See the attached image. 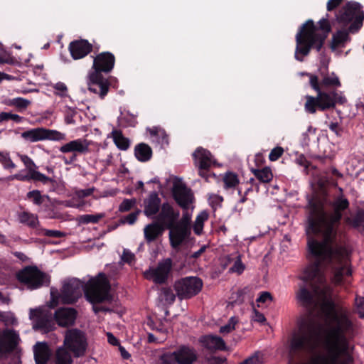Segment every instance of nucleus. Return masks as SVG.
I'll use <instances>...</instances> for the list:
<instances>
[{"label":"nucleus","mask_w":364,"mask_h":364,"mask_svg":"<svg viewBox=\"0 0 364 364\" xmlns=\"http://www.w3.org/2000/svg\"><path fill=\"white\" fill-rule=\"evenodd\" d=\"M109 289L107 279L102 273L90 278L85 284L80 279L73 278L64 282L58 296L51 290L50 306L53 308L59 302L68 304L75 303L81 297L82 292L85 293L87 300L92 304L109 301Z\"/></svg>","instance_id":"obj_1"},{"label":"nucleus","mask_w":364,"mask_h":364,"mask_svg":"<svg viewBox=\"0 0 364 364\" xmlns=\"http://www.w3.org/2000/svg\"><path fill=\"white\" fill-rule=\"evenodd\" d=\"M330 31L331 26L326 18L318 21V26H316L313 21H307L296 35L295 58L302 61L311 48L319 50Z\"/></svg>","instance_id":"obj_2"},{"label":"nucleus","mask_w":364,"mask_h":364,"mask_svg":"<svg viewBox=\"0 0 364 364\" xmlns=\"http://www.w3.org/2000/svg\"><path fill=\"white\" fill-rule=\"evenodd\" d=\"M301 75H306L309 78V84L317 95L316 97L307 95L304 104V110L307 113L315 114L316 110L326 111L333 109L337 103L343 104L346 102L341 93L335 90L326 92L321 90L318 83V77L308 73H301Z\"/></svg>","instance_id":"obj_3"},{"label":"nucleus","mask_w":364,"mask_h":364,"mask_svg":"<svg viewBox=\"0 0 364 364\" xmlns=\"http://www.w3.org/2000/svg\"><path fill=\"white\" fill-rule=\"evenodd\" d=\"M184 213L179 222L175 223L174 228L169 231V240L171 246L178 250L183 241L191 234V220L192 216L191 208L183 209Z\"/></svg>","instance_id":"obj_4"},{"label":"nucleus","mask_w":364,"mask_h":364,"mask_svg":"<svg viewBox=\"0 0 364 364\" xmlns=\"http://www.w3.org/2000/svg\"><path fill=\"white\" fill-rule=\"evenodd\" d=\"M87 346L86 336L82 331L72 328L65 332L63 347L71 351L75 358L83 356Z\"/></svg>","instance_id":"obj_5"},{"label":"nucleus","mask_w":364,"mask_h":364,"mask_svg":"<svg viewBox=\"0 0 364 364\" xmlns=\"http://www.w3.org/2000/svg\"><path fill=\"white\" fill-rule=\"evenodd\" d=\"M353 19L354 22L349 27V31L352 33L356 32L361 28L364 14L361 11L360 4L350 2L340 11V14L337 16V20L345 26Z\"/></svg>","instance_id":"obj_6"},{"label":"nucleus","mask_w":364,"mask_h":364,"mask_svg":"<svg viewBox=\"0 0 364 364\" xmlns=\"http://www.w3.org/2000/svg\"><path fill=\"white\" fill-rule=\"evenodd\" d=\"M92 144V142L91 141L82 138L70 141L62 145L59 148V151L63 154L72 153V156L70 157L60 156L59 157L65 164H71L77 160V154H86L89 153L90 146Z\"/></svg>","instance_id":"obj_7"},{"label":"nucleus","mask_w":364,"mask_h":364,"mask_svg":"<svg viewBox=\"0 0 364 364\" xmlns=\"http://www.w3.org/2000/svg\"><path fill=\"white\" fill-rule=\"evenodd\" d=\"M18 279L25 284L28 289H35L49 283L48 276L33 267H28L19 272Z\"/></svg>","instance_id":"obj_8"},{"label":"nucleus","mask_w":364,"mask_h":364,"mask_svg":"<svg viewBox=\"0 0 364 364\" xmlns=\"http://www.w3.org/2000/svg\"><path fill=\"white\" fill-rule=\"evenodd\" d=\"M197 359L196 350L188 346H181L171 353H165L160 358L159 364H193Z\"/></svg>","instance_id":"obj_9"},{"label":"nucleus","mask_w":364,"mask_h":364,"mask_svg":"<svg viewBox=\"0 0 364 364\" xmlns=\"http://www.w3.org/2000/svg\"><path fill=\"white\" fill-rule=\"evenodd\" d=\"M202 280L196 277H188L177 281L174 284L180 299H188L199 293L202 289Z\"/></svg>","instance_id":"obj_10"},{"label":"nucleus","mask_w":364,"mask_h":364,"mask_svg":"<svg viewBox=\"0 0 364 364\" xmlns=\"http://www.w3.org/2000/svg\"><path fill=\"white\" fill-rule=\"evenodd\" d=\"M29 318L31 320L33 328L35 330L48 332L53 329L51 313L46 309H31Z\"/></svg>","instance_id":"obj_11"},{"label":"nucleus","mask_w":364,"mask_h":364,"mask_svg":"<svg viewBox=\"0 0 364 364\" xmlns=\"http://www.w3.org/2000/svg\"><path fill=\"white\" fill-rule=\"evenodd\" d=\"M172 267V261L169 258L160 261L157 266L151 267L144 272L146 279L156 284L166 282Z\"/></svg>","instance_id":"obj_12"},{"label":"nucleus","mask_w":364,"mask_h":364,"mask_svg":"<svg viewBox=\"0 0 364 364\" xmlns=\"http://www.w3.org/2000/svg\"><path fill=\"white\" fill-rule=\"evenodd\" d=\"M87 85L91 92L99 95L101 98H104L109 90L108 81L102 73H98L97 71H90L88 73Z\"/></svg>","instance_id":"obj_13"},{"label":"nucleus","mask_w":364,"mask_h":364,"mask_svg":"<svg viewBox=\"0 0 364 364\" xmlns=\"http://www.w3.org/2000/svg\"><path fill=\"white\" fill-rule=\"evenodd\" d=\"M173 196L175 200L183 209H193V196L191 190L183 183L176 181L173 186Z\"/></svg>","instance_id":"obj_14"},{"label":"nucleus","mask_w":364,"mask_h":364,"mask_svg":"<svg viewBox=\"0 0 364 364\" xmlns=\"http://www.w3.org/2000/svg\"><path fill=\"white\" fill-rule=\"evenodd\" d=\"M179 217V212L174 210L168 203L162 204L161 210L157 216V221L170 230L174 228L175 223Z\"/></svg>","instance_id":"obj_15"},{"label":"nucleus","mask_w":364,"mask_h":364,"mask_svg":"<svg viewBox=\"0 0 364 364\" xmlns=\"http://www.w3.org/2000/svg\"><path fill=\"white\" fill-rule=\"evenodd\" d=\"M115 58L109 52H103L97 55L93 60L92 71L98 73H109L114 68Z\"/></svg>","instance_id":"obj_16"},{"label":"nucleus","mask_w":364,"mask_h":364,"mask_svg":"<svg viewBox=\"0 0 364 364\" xmlns=\"http://www.w3.org/2000/svg\"><path fill=\"white\" fill-rule=\"evenodd\" d=\"M77 314L73 308H60L55 311L54 318L58 326L68 327L74 325Z\"/></svg>","instance_id":"obj_17"},{"label":"nucleus","mask_w":364,"mask_h":364,"mask_svg":"<svg viewBox=\"0 0 364 364\" xmlns=\"http://www.w3.org/2000/svg\"><path fill=\"white\" fill-rule=\"evenodd\" d=\"M193 157L195 164L200 170V176L205 177V173H203V171L209 168L213 163L211 154L203 148H198L193 153Z\"/></svg>","instance_id":"obj_18"},{"label":"nucleus","mask_w":364,"mask_h":364,"mask_svg":"<svg viewBox=\"0 0 364 364\" xmlns=\"http://www.w3.org/2000/svg\"><path fill=\"white\" fill-rule=\"evenodd\" d=\"M18 341V335L12 330H5L0 337V356L11 351Z\"/></svg>","instance_id":"obj_19"},{"label":"nucleus","mask_w":364,"mask_h":364,"mask_svg":"<svg viewBox=\"0 0 364 364\" xmlns=\"http://www.w3.org/2000/svg\"><path fill=\"white\" fill-rule=\"evenodd\" d=\"M69 50L75 60L80 59L87 55L92 50V46L87 41L80 40L72 42Z\"/></svg>","instance_id":"obj_20"},{"label":"nucleus","mask_w":364,"mask_h":364,"mask_svg":"<svg viewBox=\"0 0 364 364\" xmlns=\"http://www.w3.org/2000/svg\"><path fill=\"white\" fill-rule=\"evenodd\" d=\"M200 343L204 347L212 350H224L226 346L224 340L215 335H207L200 339Z\"/></svg>","instance_id":"obj_21"},{"label":"nucleus","mask_w":364,"mask_h":364,"mask_svg":"<svg viewBox=\"0 0 364 364\" xmlns=\"http://www.w3.org/2000/svg\"><path fill=\"white\" fill-rule=\"evenodd\" d=\"M165 228L166 227L158 221L146 225L144 228V235L146 241L147 242H151L156 240L159 237L162 235Z\"/></svg>","instance_id":"obj_22"},{"label":"nucleus","mask_w":364,"mask_h":364,"mask_svg":"<svg viewBox=\"0 0 364 364\" xmlns=\"http://www.w3.org/2000/svg\"><path fill=\"white\" fill-rule=\"evenodd\" d=\"M161 205V200L156 193H151L147 199L144 200V213L147 217L155 215L159 211Z\"/></svg>","instance_id":"obj_23"},{"label":"nucleus","mask_w":364,"mask_h":364,"mask_svg":"<svg viewBox=\"0 0 364 364\" xmlns=\"http://www.w3.org/2000/svg\"><path fill=\"white\" fill-rule=\"evenodd\" d=\"M33 350L36 364H46L50 356L48 345L46 343H37Z\"/></svg>","instance_id":"obj_24"},{"label":"nucleus","mask_w":364,"mask_h":364,"mask_svg":"<svg viewBox=\"0 0 364 364\" xmlns=\"http://www.w3.org/2000/svg\"><path fill=\"white\" fill-rule=\"evenodd\" d=\"M25 171H21L18 173L10 176L8 178V180L13 181V180H18L21 181H28L31 180L38 181H41L43 183H47L49 181H50V179L47 177L46 175H40L37 176L33 173H29L27 172V173H24Z\"/></svg>","instance_id":"obj_25"},{"label":"nucleus","mask_w":364,"mask_h":364,"mask_svg":"<svg viewBox=\"0 0 364 364\" xmlns=\"http://www.w3.org/2000/svg\"><path fill=\"white\" fill-rule=\"evenodd\" d=\"M21 137L31 143L45 140V128L38 127L25 131L21 133Z\"/></svg>","instance_id":"obj_26"},{"label":"nucleus","mask_w":364,"mask_h":364,"mask_svg":"<svg viewBox=\"0 0 364 364\" xmlns=\"http://www.w3.org/2000/svg\"><path fill=\"white\" fill-rule=\"evenodd\" d=\"M318 83L323 90L325 89L337 88L341 87L339 78L334 73L321 75V80H318Z\"/></svg>","instance_id":"obj_27"},{"label":"nucleus","mask_w":364,"mask_h":364,"mask_svg":"<svg viewBox=\"0 0 364 364\" xmlns=\"http://www.w3.org/2000/svg\"><path fill=\"white\" fill-rule=\"evenodd\" d=\"M147 131L150 134L152 142L159 144L162 146L167 145L168 144V136L163 129L159 127H153L147 129Z\"/></svg>","instance_id":"obj_28"},{"label":"nucleus","mask_w":364,"mask_h":364,"mask_svg":"<svg viewBox=\"0 0 364 364\" xmlns=\"http://www.w3.org/2000/svg\"><path fill=\"white\" fill-rule=\"evenodd\" d=\"M134 154L139 161L145 162L151 159L152 150L149 145L141 143L135 146Z\"/></svg>","instance_id":"obj_29"},{"label":"nucleus","mask_w":364,"mask_h":364,"mask_svg":"<svg viewBox=\"0 0 364 364\" xmlns=\"http://www.w3.org/2000/svg\"><path fill=\"white\" fill-rule=\"evenodd\" d=\"M18 220L31 228L38 230L40 223L38 216L28 212H22L18 215Z\"/></svg>","instance_id":"obj_30"},{"label":"nucleus","mask_w":364,"mask_h":364,"mask_svg":"<svg viewBox=\"0 0 364 364\" xmlns=\"http://www.w3.org/2000/svg\"><path fill=\"white\" fill-rule=\"evenodd\" d=\"M73 359L70 353L64 348L59 347L55 353V364H72Z\"/></svg>","instance_id":"obj_31"},{"label":"nucleus","mask_w":364,"mask_h":364,"mask_svg":"<svg viewBox=\"0 0 364 364\" xmlns=\"http://www.w3.org/2000/svg\"><path fill=\"white\" fill-rule=\"evenodd\" d=\"M112 136L115 145L121 150H127L129 146V140L124 137L122 132L118 130H114Z\"/></svg>","instance_id":"obj_32"},{"label":"nucleus","mask_w":364,"mask_h":364,"mask_svg":"<svg viewBox=\"0 0 364 364\" xmlns=\"http://www.w3.org/2000/svg\"><path fill=\"white\" fill-rule=\"evenodd\" d=\"M209 214L206 210H203L197 215L194 224L193 231L196 235H200L203 232L204 223L208 220Z\"/></svg>","instance_id":"obj_33"},{"label":"nucleus","mask_w":364,"mask_h":364,"mask_svg":"<svg viewBox=\"0 0 364 364\" xmlns=\"http://www.w3.org/2000/svg\"><path fill=\"white\" fill-rule=\"evenodd\" d=\"M17 156L19 157L21 161L23 163L26 171L29 173H33L37 176L43 175L37 171V166L34 163V161L27 155L18 154Z\"/></svg>","instance_id":"obj_34"},{"label":"nucleus","mask_w":364,"mask_h":364,"mask_svg":"<svg viewBox=\"0 0 364 364\" xmlns=\"http://www.w3.org/2000/svg\"><path fill=\"white\" fill-rule=\"evenodd\" d=\"M252 172L255 177L262 183H268L273 178L271 169L267 167L262 169H254Z\"/></svg>","instance_id":"obj_35"},{"label":"nucleus","mask_w":364,"mask_h":364,"mask_svg":"<svg viewBox=\"0 0 364 364\" xmlns=\"http://www.w3.org/2000/svg\"><path fill=\"white\" fill-rule=\"evenodd\" d=\"M348 33L345 31H339L333 36L331 48L333 50L342 46L348 41Z\"/></svg>","instance_id":"obj_36"},{"label":"nucleus","mask_w":364,"mask_h":364,"mask_svg":"<svg viewBox=\"0 0 364 364\" xmlns=\"http://www.w3.org/2000/svg\"><path fill=\"white\" fill-rule=\"evenodd\" d=\"M66 139L65 133L57 130L45 129V140L63 141Z\"/></svg>","instance_id":"obj_37"},{"label":"nucleus","mask_w":364,"mask_h":364,"mask_svg":"<svg viewBox=\"0 0 364 364\" xmlns=\"http://www.w3.org/2000/svg\"><path fill=\"white\" fill-rule=\"evenodd\" d=\"M105 213H97L95 215H82L79 217V222L83 224L97 223L99 220L105 217Z\"/></svg>","instance_id":"obj_38"},{"label":"nucleus","mask_w":364,"mask_h":364,"mask_svg":"<svg viewBox=\"0 0 364 364\" xmlns=\"http://www.w3.org/2000/svg\"><path fill=\"white\" fill-rule=\"evenodd\" d=\"M238 323V320L236 317L232 316L228 322L225 324L224 326H222L220 328L219 332L223 334V336H225L230 333H231L233 330H235L236 325Z\"/></svg>","instance_id":"obj_39"},{"label":"nucleus","mask_w":364,"mask_h":364,"mask_svg":"<svg viewBox=\"0 0 364 364\" xmlns=\"http://www.w3.org/2000/svg\"><path fill=\"white\" fill-rule=\"evenodd\" d=\"M54 89V94L60 97H66L68 96V89L66 85L62 82H58L52 85Z\"/></svg>","instance_id":"obj_40"},{"label":"nucleus","mask_w":364,"mask_h":364,"mask_svg":"<svg viewBox=\"0 0 364 364\" xmlns=\"http://www.w3.org/2000/svg\"><path fill=\"white\" fill-rule=\"evenodd\" d=\"M223 181L227 188H234L239 183L237 176L233 173H227L223 178Z\"/></svg>","instance_id":"obj_41"},{"label":"nucleus","mask_w":364,"mask_h":364,"mask_svg":"<svg viewBox=\"0 0 364 364\" xmlns=\"http://www.w3.org/2000/svg\"><path fill=\"white\" fill-rule=\"evenodd\" d=\"M160 297L162 301H164V302L168 304H172L176 299V296L173 291L168 288H164L161 290Z\"/></svg>","instance_id":"obj_42"},{"label":"nucleus","mask_w":364,"mask_h":364,"mask_svg":"<svg viewBox=\"0 0 364 364\" xmlns=\"http://www.w3.org/2000/svg\"><path fill=\"white\" fill-rule=\"evenodd\" d=\"M26 197L36 205H40L43 203V196L41 194L39 191L34 190L29 191Z\"/></svg>","instance_id":"obj_43"},{"label":"nucleus","mask_w":364,"mask_h":364,"mask_svg":"<svg viewBox=\"0 0 364 364\" xmlns=\"http://www.w3.org/2000/svg\"><path fill=\"white\" fill-rule=\"evenodd\" d=\"M13 120L16 123H21L23 121V117L11 112H1L0 113V123L4 121Z\"/></svg>","instance_id":"obj_44"},{"label":"nucleus","mask_w":364,"mask_h":364,"mask_svg":"<svg viewBox=\"0 0 364 364\" xmlns=\"http://www.w3.org/2000/svg\"><path fill=\"white\" fill-rule=\"evenodd\" d=\"M31 104V102L26 99L22 97H16L14 98L10 101L9 105L15 106L19 110H23L27 108V107Z\"/></svg>","instance_id":"obj_45"},{"label":"nucleus","mask_w":364,"mask_h":364,"mask_svg":"<svg viewBox=\"0 0 364 364\" xmlns=\"http://www.w3.org/2000/svg\"><path fill=\"white\" fill-rule=\"evenodd\" d=\"M63 112L65 114V123L68 124H75V120L73 117L76 114L75 109L68 106H65L63 109Z\"/></svg>","instance_id":"obj_46"},{"label":"nucleus","mask_w":364,"mask_h":364,"mask_svg":"<svg viewBox=\"0 0 364 364\" xmlns=\"http://www.w3.org/2000/svg\"><path fill=\"white\" fill-rule=\"evenodd\" d=\"M136 200L134 198L124 199L119 206V211L127 212L136 205Z\"/></svg>","instance_id":"obj_47"},{"label":"nucleus","mask_w":364,"mask_h":364,"mask_svg":"<svg viewBox=\"0 0 364 364\" xmlns=\"http://www.w3.org/2000/svg\"><path fill=\"white\" fill-rule=\"evenodd\" d=\"M263 356L260 353H256L252 356L247 358L241 364H262Z\"/></svg>","instance_id":"obj_48"},{"label":"nucleus","mask_w":364,"mask_h":364,"mask_svg":"<svg viewBox=\"0 0 364 364\" xmlns=\"http://www.w3.org/2000/svg\"><path fill=\"white\" fill-rule=\"evenodd\" d=\"M0 163L5 169H14L16 168V164L12 161L8 153H5V154L1 157Z\"/></svg>","instance_id":"obj_49"},{"label":"nucleus","mask_w":364,"mask_h":364,"mask_svg":"<svg viewBox=\"0 0 364 364\" xmlns=\"http://www.w3.org/2000/svg\"><path fill=\"white\" fill-rule=\"evenodd\" d=\"M245 269V265L241 262L240 256L237 255L236 256V259L234 262L233 266L230 269V271L232 272H236L237 274H241Z\"/></svg>","instance_id":"obj_50"},{"label":"nucleus","mask_w":364,"mask_h":364,"mask_svg":"<svg viewBox=\"0 0 364 364\" xmlns=\"http://www.w3.org/2000/svg\"><path fill=\"white\" fill-rule=\"evenodd\" d=\"M39 234L50 237H61L63 236V233L59 230H47L44 228L38 229Z\"/></svg>","instance_id":"obj_51"},{"label":"nucleus","mask_w":364,"mask_h":364,"mask_svg":"<svg viewBox=\"0 0 364 364\" xmlns=\"http://www.w3.org/2000/svg\"><path fill=\"white\" fill-rule=\"evenodd\" d=\"M355 309L360 317L364 318V297L356 296L355 300Z\"/></svg>","instance_id":"obj_52"},{"label":"nucleus","mask_w":364,"mask_h":364,"mask_svg":"<svg viewBox=\"0 0 364 364\" xmlns=\"http://www.w3.org/2000/svg\"><path fill=\"white\" fill-rule=\"evenodd\" d=\"M121 259L124 262L132 264L135 260V256L129 250L124 249L121 256Z\"/></svg>","instance_id":"obj_53"},{"label":"nucleus","mask_w":364,"mask_h":364,"mask_svg":"<svg viewBox=\"0 0 364 364\" xmlns=\"http://www.w3.org/2000/svg\"><path fill=\"white\" fill-rule=\"evenodd\" d=\"M284 153V149L281 146L274 148L269 153V159L271 161H277Z\"/></svg>","instance_id":"obj_54"},{"label":"nucleus","mask_w":364,"mask_h":364,"mask_svg":"<svg viewBox=\"0 0 364 364\" xmlns=\"http://www.w3.org/2000/svg\"><path fill=\"white\" fill-rule=\"evenodd\" d=\"M166 339V334L165 333L163 336H158L155 333H149L148 334V341L149 343H161Z\"/></svg>","instance_id":"obj_55"},{"label":"nucleus","mask_w":364,"mask_h":364,"mask_svg":"<svg viewBox=\"0 0 364 364\" xmlns=\"http://www.w3.org/2000/svg\"><path fill=\"white\" fill-rule=\"evenodd\" d=\"M140 212V210H137L134 213L129 214L128 215L124 218L122 222L124 223H128L129 225L134 224L136 222L138 215L139 214Z\"/></svg>","instance_id":"obj_56"},{"label":"nucleus","mask_w":364,"mask_h":364,"mask_svg":"<svg viewBox=\"0 0 364 364\" xmlns=\"http://www.w3.org/2000/svg\"><path fill=\"white\" fill-rule=\"evenodd\" d=\"M2 320L6 325H16L17 323L16 318L11 313H6L2 315Z\"/></svg>","instance_id":"obj_57"},{"label":"nucleus","mask_w":364,"mask_h":364,"mask_svg":"<svg viewBox=\"0 0 364 364\" xmlns=\"http://www.w3.org/2000/svg\"><path fill=\"white\" fill-rule=\"evenodd\" d=\"M94 188H90L86 189H80L75 191V195L80 198H82L89 196L94 192Z\"/></svg>","instance_id":"obj_58"},{"label":"nucleus","mask_w":364,"mask_h":364,"mask_svg":"<svg viewBox=\"0 0 364 364\" xmlns=\"http://www.w3.org/2000/svg\"><path fill=\"white\" fill-rule=\"evenodd\" d=\"M209 203L212 206H218L223 201V198L218 195H210L208 198Z\"/></svg>","instance_id":"obj_59"},{"label":"nucleus","mask_w":364,"mask_h":364,"mask_svg":"<svg viewBox=\"0 0 364 364\" xmlns=\"http://www.w3.org/2000/svg\"><path fill=\"white\" fill-rule=\"evenodd\" d=\"M252 320L254 321L264 323L266 321V318L262 313L259 312L258 311L255 310L254 311V315L252 316Z\"/></svg>","instance_id":"obj_60"},{"label":"nucleus","mask_w":364,"mask_h":364,"mask_svg":"<svg viewBox=\"0 0 364 364\" xmlns=\"http://www.w3.org/2000/svg\"><path fill=\"white\" fill-rule=\"evenodd\" d=\"M272 298L270 293L267 291L262 292L260 296L257 298V301L264 303L267 301H272Z\"/></svg>","instance_id":"obj_61"},{"label":"nucleus","mask_w":364,"mask_h":364,"mask_svg":"<svg viewBox=\"0 0 364 364\" xmlns=\"http://www.w3.org/2000/svg\"><path fill=\"white\" fill-rule=\"evenodd\" d=\"M341 1L342 0H328L327 3V10H333L336 6H338L341 3Z\"/></svg>","instance_id":"obj_62"},{"label":"nucleus","mask_w":364,"mask_h":364,"mask_svg":"<svg viewBox=\"0 0 364 364\" xmlns=\"http://www.w3.org/2000/svg\"><path fill=\"white\" fill-rule=\"evenodd\" d=\"M208 364H224V360L219 357H213L209 359Z\"/></svg>","instance_id":"obj_63"},{"label":"nucleus","mask_w":364,"mask_h":364,"mask_svg":"<svg viewBox=\"0 0 364 364\" xmlns=\"http://www.w3.org/2000/svg\"><path fill=\"white\" fill-rule=\"evenodd\" d=\"M107 336L108 342L110 344H112L113 346L118 345V343H119L118 340L111 333H107Z\"/></svg>","instance_id":"obj_64"}]
</instances>
